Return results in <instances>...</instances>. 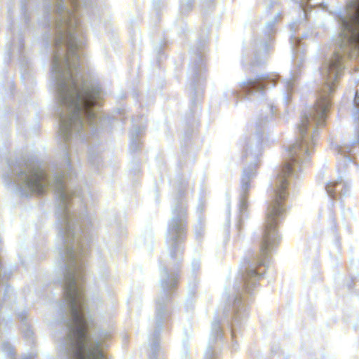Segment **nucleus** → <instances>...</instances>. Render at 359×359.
Here are the masks:
<instances>
[{
  "label": "nucleus",
  "mask_w": 359,
  "mask_h": 359,
  "mask_svg": "<svg viewBox=\"0 0 359 359\" xmlns=\"http://www.w3.org/2000/svg\"><path fill=\"white\" fill-rule=\"evenodd\" d=\"M287 153H288V156H292V150H288Z\"/></svg>",
  "instance_id": "6e6552de"
},
{
  "label": "nucleus",
  "mask_w": 359,
  "mask_h": 359,
  "mask_svg": "<svg viewBox=\"0 0 359 359\" xmlns=\"http://www.w3.org/2000/svg\"><path fill=\"white\" fill-rule=\"evenodd\" d=\"M27 186L32 191L42 194L46 186V174L43 170H36L29 177Z\"/></svg>",
  "instance_id": "20e7f679"
},
{
  "label": "nucleus",
  "mask_w": 359,
  "mask_h": 359,
  "mask_svg": "<svg viewBox=\"0 0 359 359\" xmlns=\"http://www.w3.org/2000/svg\"><path fill=\"white\" fill-rule=\"evenodd\" d=\"M74 95L71 94L65 97V104L74 107L76 113L79 114L81 111H85L89 118H93L94 113L90 108L96 104L98 93L90 90L79 92L76 89H74Z\"/></svg>",
  "instance_id": "7ed1b4c3"
},
{
  "label": "nucleus",
  "mask_w": 359,
  "mask_h": 359,
  "mask_svg": "<svg viewBox=\"0 0 359 359\" xmlns=\"http://www.w3.org/2000/svg\"><path fill=\"white\" fill-rule=\"evenodd\" d=\"M326 89H327L330 92L333 91L332 87L330 84H327L325 86Z\"/></svg>",
  "instance_id": "0eeeda50"
},
{
  "label": "nucleus",
  "mask_w": 359,
  "mask_h": 359,
  "mask_svg": "<svg viewBox=\"0 0 359 359\" xmlns=\"http://www.w3.org/2000/svg\"><path fill=\"white\" fill-rule=\"evenodd\" d=\"M292 172V168L290 163L285 164L278 177L280 180V184L278 189L276 191V199L269 209L267 213L266 226L260 245V251L263 255L266 254L269 247L271 246L276 241L277 217L282 212L283 208L281 202L283 201L287 194L285 189L287 187L288 182L285 179Z\"/></svg>",
  "instance_id": "f03ea898"
},
{
  "label": "nucleus",
  "mask_w": 359,
  "mask_h": 359,
  "mask_svg": "<svg viewBox=\"0 0 359 359\" xmlns=\"http://www.w3.org/2000/svg\"><path fill=\"white\" fill-rule=\"evenodd\" d=\"M340 65V58L339 57H337L334 61L331 62L329 67V74H331L334 72H338L339 68Z\"/></svg>",
  "instance_id": "423d86ee"
},
{
  "label": "nucleus",
  "mask_w": 359,
  "mask_h": 359,
  "mask_svg": "<svg viewBox=\"0 0 359 359\" xmlns=\"http://www.w3.org/2000/svg\"><path fill=\"white\" fill-rule=\"evenodd\" d=\"M330 105V99L328 95L321 94L317 100L315 109L320 116H323Z\"/></svg>",
  "instance_id": "39448f33"
},
{
  "label": "nucleus",
  "mask_w": 359,
  "mask_h": 359,
  "mask_svg": "<svg viewBox=\"0 0 359 359\" xmlns=\"http://www.w3.org/2000/svg\"><path fill=\"white\" fill-rule=\"evenodd\" d=\"M72 313L69 335L73 342L75 359H104L100 344L90 346L88 326L83 311V293L74 280H69L65 288Z\"/></svg>",
  "instance_id": "f257e3e1"
}]
</instances>
